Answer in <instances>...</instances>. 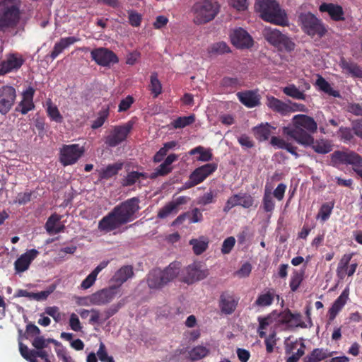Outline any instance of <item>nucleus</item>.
<instances>
[{
    "label": "nucleus",
    "mask_w": 362,
    "mask_h": 362,
    "mask_svg": "<svg viewBox=\"0 0 362 362\" xmlns=\"http://www.w3.org/2000/svg\"><path fill=\"white\" fill-rule=\"evenodd\" d=\"M317 124L306 115H296L292 118L291 126L283 127V134L295 140L298 144L308 146L313 143L312 134L317 132Z\"/></svg>",
    "instance_id": "nucleus-1"
},
{
    "label": "nucleus",
    "mask_w": 362,
    "mask_h": 362,
    "mask_svg": "<svg viewBox=\"0 0 362 362\" xmlns=\"http://www.w3.org/2000/svg\"><path fill=\"white\" fill-rule=\"evenodd\" d=\"M139 200L133 197L115 206L111 212L103 218L98 226H117L132 220L134 214L139 210Z\"/></svg>",
    "instance_id": "nucleus-2"
},
{
    "label": "nucleus",
    "mask_w": 362,
    "mask_h": 362,
    "mask_svg": "<svg viewBox=\"0 0 362 362\" xmlns=\"http://www.w3.org/2000/svg\"><path fill=\"white\" fill-rule=\"evenodd\" d=\"M255 9L264 21L282 26L288 25L287 15L276 0H256Z\"/></svg>",
    "instance_id": "nucleus-3"
},
{
    "label": "nucleus",
    "mask_w": 362,
    "mask_h": 362,
    "mask_svg": "<svg viewBox=\"0 0 362 362\" xmlns=\"http://www.w3.org/2000/svg\"><path fill=\"white\" fill-rule=\"evenodd\" d=\"M180 272V263L171 262L164 269L156 268L149 272L146 282L151 289H161L177 278Z\"/></svg>",
    "instance_id": "nucleus-4"
},
{
    "label": "nucleus",
    "mask_w": 362,
    "mask_h": 362,
    "mask_svg": "<svg viewBox=\"0 0 362 362\" xmlns=\"http://www.w3.org/2000/svg\"><path fill=\"white\" fill-rule=\"evenodd\" d=\"M19 0H2L0 2V31L15 28L20 21Z\"/></svg>",
    "instance_id": "nucleus-5"
},
{
    "label": "nucleus",
    "mask_w": 362,
    "mask_h": 362,
    "mask_svg": "<svg viewBox=\"0 0 362 362\" xmlns=\"http://www.w3.org/2000/svg\"><path fill=\"white\" fill-rule=\"evenodd\" d=\"M220 6L214 0H203L195 3L192 8L193 22L202 25L214 20L219 12Z\"/></svg>",
    "instance_id": "nucleus-6"
},
{
    "label": "nucleus",
    "mask_w": 362,
    "mask_h": 362,
    "mask_svg": "<svg viewBox=\"0 0 362 362\" xmlns=\"http://www.w3.org/2000/svg\"><path fill=\"white\" fill-rule=\"evenodd\" d=\"M298 18L303 30L310 36L321 37L327 32L321 20L310 12L300 13Z\"/></svg>",
    "instance_id": "nucleus-7"
},
{
    "label": "nucleus",
    "mask_w": 362,
    "mask_h": 362,
    "mask_svg": "<svg viewBox=\"0 0 362 362\" xmlns=\"http://www.w3.org/2000/svg\"><path fill=\"white\" fill-rule=\"evenodd\" d=\"M263 34L267 42L281 50L290 52L295 48L294 42L277 29L265 28Z\"/></svg>",
    "instance_id": "nucleus-8"
},
{
    "label": "nucleus",
    "mask_w": 362,
    "mask_h": 362,
    "mask_svg": "<svg viewBox=\"0 0 362 362\" xmlns=\"http://www.w3.org/2000/svg\"><path fill=\"white\" fill-rule=\"evenodd\" d=\"M209 274V270L202 269V266L198 262H194L180 269V280L187 284H192L196 281H199L206 279Z\"/></svg>",
    "instance_id": "nucleus-9"
},
{
    "label": "nucleus",
    "mask_w": 362,
    "mask_h": 362,
    "mask_svg": "<svg viewBox=\"0 0 362 362\" xmlns=\"http://www.w3.org/2000/svg\"><path fill=\"white\" fill-rule=\"evenodd\" d=\"M332 160L341 164L354 166V170L362 179V157L355 152L335 151L332 155Z\"/></svg>",
    "instance_id": "nucleus-10"
},
{
    "label": "nucleus",
    "mask_w": 362,
    "mask_h": 362,
    "mask_svg": "<svg viewBox=\"0 0 362 362\" xmlns=\"http://www.w3.org/2000/svg\"><path fill=\"white\" fill-rule=\"evenodd\" d=\"M83 153V148L78 144L64 145L60 148L59 160L64 166L77 162Z\"/></svg>",
    "instance_id": "nucleus-11"
},
{
    "label": "nucleus",
    "mask_w": 362,
    "mask_h": 362,
    "mask_svg": "<svg viewBox=\"0 0 362 362\" xmlns=\"http://www.w3.org/2000/svg\"><path fill=\"white\" fill-rule=\"evenodd\" d=\"M133 127V122L129 121L121 126H116L107 136L105 143L110 147H115L124 141Z\"/></svg>",
    "instance_id": "nucleus-12"
},
{
    "label": "nucleus",
    "mask_w": 362,
    "mask_h": 362,
    "mask_svg": "<svg viewBox=\"0 0 362 362\" xmlns=\"http://www.w3.org/2000/svg\"><path fill=\"white\" fill-rule=\"evenodd\" d=\"M16 92L13 87L4 86L0 88V114L6 115L14 105Z\"/></svg>",
    "instance_id": "nucleus-13"
},
{
    "label": "nucleus",
    "mask_w": 362,
    "mask_h": 362,
    "mask_svg": "<svg viewBox=\"0 0 362 362\" xmlns=\"http://www.w3.org/2000/svg\"><path fill=\"white\" fill-rule=\"evenodd\" d=\"M90 56L96 64L103 66H110L118 62L117 57L112 51L103 47L93 49Z\"/></svg>",
    "instance_id": "nucleus-14"
},
{
    "label": "nucleus",
    "mask_w": 362,
    "mask_h": 362,
    "mask_svg": "<svg viewBox=\"0 0 362 362\" xmlns=\"http://www.w3.org/2000/svg\"><path fill=\"white\" fill-rule=\"evenodd\" d=\"M117 293V286H110L91 294L89 296V300L93 305H105L110 303L115 298Z\"/></svg>",
    "instance_id": "nucleus-15"
},
{
    "label": "nucleus",
    "mask_w": 362,
    "mask_h": 362,
    "mask_svg": "<svg viewBox=\"0 0 362 362\" xmlns=\"http://www.w3.org/2000/svg\"><path fill=\"white\" fill-rule=\"evenodd\" d=\"M230 37L233 45L238 48H250L253 45L252 37L242 28L234 29Z\"/></svg>",
    "instance_id": "nucleus-16"
},
{
    "label": "nucleus",
    "mask_w": 362,
    "mask_h": 362,
    "mask_svg": "<svg viewBox=\"0 0 362 362\" xmlns=\"http://www.w3.org/2000/svg\"><path fill=\"white\" fill-rule=\"evenodd\" d=\"M23 59L16 54H8L0 65V75L18 69L23 64Z\"/></svg>",
    "instance_id": "nucleus-17"
},
{
    "label": "nucleus",
    "mask_w": 362,
    "mask_h": 362,
    "mask_svg": "<svg viewBox=\"0 0 362 362\" xmlns=\"http://www.w3.org/2000/svg\"><path fill=\"white\" fill-rule=\"evenodd\" d=\"M39 252L36 249L27 250L22 254L15 262V269L18 273L26 271L31 262L37 257Z\"/></svg>",
    "instance_id": "nucleus-18"
},
{
    "label": "nucleus",
    "mask_w": 362,
    "mask_h": 362,
    "mask_svg": "<svg viewBox=\"0 0 362 362\" xmlns=\"http://www.w3.org/2000/svg\"><path fill=\"white\" fill-rule=\"evenodd\" d=\"M238 300L228 292H223L220 296L219 308L221 311L226 315L232 314L238 305Z\"/></svg>",
    "instance_id": "nucleus-19"
},
{
    "label": "nucleus",
    "mask_w": 362,
    "mask_h": 362,
    "mask_svg": "<svg viewBox=\"0 0 362 362\" xmlns=\"http://www.w3.org/2000/svg\"><path fill=\"white\" fill-rule=\"evenodd\" d=\"M217 169L216 163H207L196 168L191 174L190 178L194 180L197 184L202 182L208 176Z\"/></svg>",
    "instance_id": "nucleus-20"
},
{
    "label": "nucleus",
    "mask_w": 362,
    "mask_h": 362,
    "mask_svg": "<svg viewBox=\"0 0 362 362\" xmlns=\"http://www.w3.org/2000/svg\"><path fill=\"white\" fill-rule=\"evenodd\" d=\"M134 276L133 267L131 265H125L119 268L111 278V281L115 283L117 289Z\"/></svg>",
    "instance_id": "nucleus-21"
},
{
    "label": "nucleus",
    "mask_w": 362,
    "mask_h": 362,
    "mask_svg": "<svg viewBox=\"0 0 362 362\" xmlns=\"http://www.w3.org/2000/svg\"><path fill=\"white\" fill-rule=\"evenodd\" d=\"M267 105L272 111L283 116L289 115V110H291L288 106V100L284 102L274 96L267 97Z\"/></svg>",
    "instance_id": "nucleus-22"
},
{
    "label": "nucleus",
    "mask_w": 362,
    "mask_h": 362,
    "mask_svg": "<svg viewBox=\"0 0 362 362\" xmlns=\"http://www.w3.org/2000/svg\"><path fill=\"white\" fill-rule=\"evenodd\" d=\"M319 9L321 12L327 13L333 21H339L344 19L343 8L339 5L323 3L320 6Z\"/></svg>",
    "instance_id": "nucleus-23"
},
{
    "label": "nucleus",
    "mask_w": 362,
    "mask_h": 362,
    "mask_svg": "<svg viewBox=\"0 0 362 362\" xmlns=\"http://www.w3.org/2000/svg\"><path fill=\"white\" fill-rule=\"evenodd\" d=\"M35 90L32 87L27 88L23 93V100L16 108V110L21 111L23 115L27 114L30 110L35 107L33 104V95Z\"/></svg>",
    "instance_id": "nucleus-24"
},
{
    "label": "nucleus",
    "mask_w": 362,
    "mask_h": 362,
    "mask_svg": "<svg viewBox=\"0 0 362 362\" xmlns=\"http://www.w3.org/2000/svg\"><path fill=\"white\" fill-rule=\"evenodd\" d=\"M275 298L277 300H279V295L276 293L275 289L272 288H267L257 296L255 305L259 307L270 306Z\"/></svg>",
    "instance_id": "nucleus-25"
},
{
    "label": "nucleus",
    "mask_w": 362,
    "mask_h": 362,
    "mask_svg": "<svg viewBox=\"0 0 362 362\" xmlns=\"http://www.w3.org/2000/svg\"><path fill=\"white\" fill-rule=\"evenodd\" d=\"M79 40L78 38L71 36L62 38L58 42L55 43L53 50L49 54V57L53 60L57 58L66 48L74 44Z\"/></svg>",
    "instance_id": "nucleus-26"
},
{
    "label": "nucleus",
    "mask_w": 362,
    "mask_h": 362,
    "mask_svg": "<svg viewBox=\"0 0 362 362\" xmlns=\"http://www.w3.org/2000/svg\"><path fill=\"white\" fill-rule=\"evenodd\" d=\"M237 96L241 103L250 108L254 107L259 103L258 95L252 90L238 92Z\"/></svg>",
    "instance_id": "nucleus-27"
},
{
    "label": "nucleus",
    "mask_w": 362,
    "mask_h": 362,
    "mask_svg": "<svg viewBox=\"0 0 362 362\" xmlns=\"http://www.w3.org/2000/svg\"><path fill=\"white\" fill-rule=\"evenodd\" d=\"M349 298V293L346 290H344L341 295L334 300L332 307L329 310V320H334L338 313L342 309V308L346 303Z\"/></svg>",
    "instance_id": "nucleus-28"
},
{
    "label": "nucleus",
    "mask_w": 362,
    "mask_h": 362,
    "mask_svg": "<svg viewBox=\"0 0 362 362\" xmlns=\"http://www.w3.org/2000/svg\"><path fill=\"white\" fill-rule=\"evenodd\" d=\"M149 177L146 173L138 171H131L122 180L121 185L123 187H129L136 183H141V180Z\"/></svg>",
    "instance_id": "nucleus-29"
},
{
    "label": "nucleus",
    "mask_w": 362,
    "mask_h": 362,
    "mask_svg": "<svg viewBox=\"0 0 362 362\" xmlns=\"http://www.w3.org/2000/svg\"><path fill=\"white\" fill-rule=\"evenodd\" d=\"M274 127L269 125L268 123L260 124L252 128V132L256 139L260 141H266L269 139L272 130Z\"/></svg>",
    "instance_id": "nucleus-30"
},
{
    "label": "nucleus",
    "mask_w": 362,
    "mask_h": 362,
    "mask_svg": "<svg viewBox=\"0 0 362 362\" xmlns=\"http://www.w3.org/2000/svg\"><path fill=\"white\" fill-rule=\"evenodd\" d=\"M202 214L198 209H193L191 212L185 213L179 216L173 222V224H182L183 221L188 220V223H195L200 221Z\"/></svg>",
    "instance_id": "nucleus-31"
},
{
    "label": "nucleus",
    "mask_w": 362,
    "mask_h": 362,
    "mask_svg": "<svg viewBox=\"0 0 362 362\" xmlns=\"http://www.w3.org/2000/svg\"><path fill=\"white\" fill-rule=\"evenodd\" d=\"M189 243L192 247L193 252L196 255H200L207 250L209 240L208 238L201 236L198 238L190 240Z\"/></svg>",
    "instance_id": "nucleus-32"
},
{
    "label": "nucleus",
    "mask_w": 362,
    "mask_h": 362,
    "mask_svg": "<svg viewBox=\"0 0 362 362\" xmlns=\"http://www.w3.org/2000/svg\"><path fill=\"white\" fill-rule=\"evenodd\" d=\"M123 163L118 162L107 165L99 171V176L101 179H109L117 175L122 168Z\"/></svg>",
    "instance_id": "nucleus-33"
},
{
    "label": "nucleus",
    "mask_w": 362,
    "mask_h": 362,
    "mask_svg": "<svg viewBox=\"0 0 362 362\" xmlns=\"http://www.w3.org/2000/svg\"><path fill=\"white\" fill-rule=\"evenodd\" d=\"M331 355V354H327L326 350L317 348L314 349L310 354L306 356L303 361L304 362H320Z\"/></svg>",
    "instance_id": "nucleus-34"
},
{
    "label": "nucleus",
    "mask_w": 362,
    "mask_h": 362,
    "mask_svg": "<svg viewBox=\"0 0 362 362\" xmlns=\"http://www.w3.org/2000/svg\"><path fill=\"white\" fill-rule=\"evenodd\" d=\"M316 85L320 90L328 94L329 95L339 98L340 93L339 91L334 90L331 85L322 76H319L315 82Z\"/></svg>",
    "instance_id": "nucleus-35"
},
{
    "label": "nucleus",
    "mask_w": 362,
    "mask_h": 362,
    "mask_svg": "<svg viewBox=\"0 0 362 362\" xmlns=\"http://www.w3.org/2000/svg\"><path fill=\"white\" fill-rule=\"evenodd\" d=\"M340 65L344 71L351 76L362 78V68L356 64L343 59Z\"/></svg>",
    "instance_id": "nucleus-36"
},
{
    "label": "nucleus",
    "mask_w": 362,
    "mask_h": 362,
    "mask_svg": "<svg viewBox=\"0 0 362 362\" xmlns=\"http://www.w3.org/2000/svg\"><path fill=\"white\" fill-rule=\"evenodd\" d=\"M283 93L286 95L296 100H305V95L303 91L298 88L295 85L290 84L283 88Z\"/></svg>",
    "instance_id": "nucleus-37"
},
{
    "label": "nucleus",
    "mask_w": 362,
    "mask_h": 362,
    "mask_svg": "<svg viewBox=\"0 0 362 362\" xmlns=\"http://www.w3.org/2000/svg\"><path fill=\"white\" fill-rule=\"evenodd\" d=\"M311 145L313 150L318 153L326 154L332 151V146L327 140L321 139L316 141L313 140V143Z\"/></svg>",
    "instance_id": "nucleus-38"
},
{
    "label": "nucleus",
    "mask_w": 362,
    "mask_h": 362,
    "mask_svg": "<svg viewBox=\"0 0 362 362\" xmlns=\"http://www.w3.org/2000/svg\"><path fill=\"white\" fill-rule=\"evenodd\" d=\"M47 105V112L48 116L51 118L52 120L61 123L63 121V117L60 114L57 107L53 105L51 100H49L46 103Z\"/></svg>",
    "instance_id": "nucleus-39"
},
{
    "label": "nucleus",
    "mask_w": 362,
    "mask_h": 362,
    "mask_svg": "<svg viewBox=\"0 0 362 362\" xmlns=\"http://www.w3.org/2000/svg\"><path fill=\"white\" fill-rule=\"evenodd\" d=\"M230 52L229 47L224 42H218L211 45L208 48L210 54L219 55Z\"/></svg>",
    "instance_id": "nucleus-40"
},
{
    "label": "nucleus",
    "mask_w": 362,
    "mask_h": 362,
    "mask_svg": "<svg viewBox=\"0 0 362 362\" xmlns=\"http://www.w3.org/2000/svg\"><path fill=\"white\" fill-rule=\"evenodd\" d=\"M304 272L303 271H298L294 270L292 273L290 279V288L293 292H295L298 290L300 285L301 284L303 280Z\"/></svg>",
    "instance_id": "nucleus-41"
},
{
    "label": "nucleus",
    "mask_w": 362,
    "mask_h": 362,
    "mask_svg": "<svg viewBox=\"0 0 362 362\" xmlns=\"http://www.w3.org/2000/svg\"><path fill=\"white\" fill-rule=\"evenodd\" d=\"M150 81L151 83L149 86V89L151 91V93L153 95V97L156 98L162 92V85L158 78V74L156 72H153L151 74Z\"/></svg>",
    "instance_id": "nucleus-42"
},
{
    "label": "nucleus",
    "mask_w": 362,
    "mask_h": 362,
    "mask_svg": "<svg viewBox=\"0 0 362 362\" xmlns=\"http://www.w3.org/2000/svg\"><path fill=\"white\" fill-rule=\"evenodd\" d=\"M209 351L205 346H197L193 348L189 353V357L192 361H197L206 356Z\"/></svg>",
    "instance_id": "nucleus-43"
},
{
    "label": "nucleus",
    "mask_w": 362,
    "mask_h": 362,
    "mask_svg": "<svg viewBox=\"0 0 362 362\" xmlns=\"http://www.w3.org/2000/svg\"><path fill=\"white\" fill-rule=\"evenodd\" d=\"M274 202L273 199V196L270 191L265 190L263 200H262V207L264 211L269 213L272 212L274 209Z\"/></svg>",
    "instance_id": "nucleus-44"
},
{
    "label": "nucleus",
    "mask_w": 362,
    "mask_h": 362,
    "mask_svg": "<svg viewBox=\"0 0 362 362\" xmlns=\"http://www.w3.org/2000/svg\"><path fill=\"white\" fill-rule=\"evenodd\" d=\"M353 257V254H345L342 256L340 261L338 263L337 268V277H342L344 274V268L349 264L350 261Z\"/></svg>",
    "instance_id": "nucleus-45"
},
{
    "label": "nucleus",
    "mask_w": 362,
    "mask_h": 362,
    "mask_svg": "<svg viewBox=\"0 0 362 362\" xmlns=\"http://www.w3.org/2000/svg\"><path fill=\"white\" fill-rule=\"evenodd\" d=\"M277 312L273 311L264 317H258L260 329H266L267 327L276 320Z\"/></svg>",
    "instance_id": "nucleus-46"
},
{
    "label": "nucleus",
    "mask_w": 362,
    "mask_h": 362,
    "mask_svg": "<svg viewBox=\"0 0 362 362\" xmlns=\"http://www.w3.org/2000/svg\"><path fill=\"white\" fill-rule=\"evenodd\" d=\"M194 122V116L189 115L187 117H178L173 122L175 128H183L187 125L192 124Z\"/></svg>",
    "instance_id": "nucleus-47"
},
{
    "label": "nucleus",
    "mask_w": 362,
    "mask_h": 362,
    "mask_svg": "<svg viewBox=\"0 0 362 362\" xmlns=\"http://www.w3.org/2000/svg\"><path fill=\"white\" fill-rule=\"evenodd\" d=\"M240 206L245 209H249L253 206L254 198L247 193H239Z\"/></svg>",
    "instance_id": "nucleus-48"
},
{
    "label": "nucleus",
    "mask_w": 362,
    "mask_h": 362,
    "mask_svg": "<svg viewBox=\"0 0 362 362\" xmlns=\"http://www.w3.org/2000/svg\"><path fill=\"white\" fill-rule=\"evenodd\" d=\"M172 170L171 166L167 165L164 162L161 163L155 171L149 175V178L154 179L158 176H163L169 173Z\"/></svg>",
    "instance_id": "nucleus-49"
},
{
    "label": "nucleus",
    "mask_w": 362,
    "mask_h": 362,
    "mask_svg": "<svg viewBox=\"0 0 362 362\" xmlns=\"http://www.w3.org/2000/svg\"><path fill=\"white\" fill-rule=\"evenodd\" d=\"M332 208H333V204H332L325 203V204H322L319 211V213L317 216V218L318 219H321L322 221L327 220L331 214Z\"/></svg>",
    "instance_id": "nucleus-50"
},
{
    "label": "nucleus",
    "mask_w": 362,
    "mask_h": 362,
    "mask_svg": "<svg viewBox=\"0 0 362 362\" xmlns=\"http://www.w3.org/2000/svg\"><path fill=\"white\" fill-rule=\"evenodd\" d=\"M293 313L287 309L280 313H277L276 321L281 324L290 325L292 323Z\"/></svg>",
    "instance_id": "nucleus-51"
},
{
    "label": "nucleus",
    "mask_w": 362,
    "mask_h": 362,
    "mask_svg": "<svg viewBox=\"0 0 362 362\" xmlns=\"http://www.w3.org/2000/svg\"><path fill=\"white\" fill-rule=\"evenodd\" d=\"M177 211V210L174 206V204H173L172 202H170L160 209L158 216L160 218H164L168 217L170 214Z\"/></svg>",
    "instance_id": "nucleus-52"
},
{
    "label": "nucleus",
    "mask_w": 362,
    "mask_h": 362,
    "mask_svg": "<svg viewBox=\"0 0 362 362\" xmlns=\"http://www.w3.org/2000/svg\"><path fill=\"white\" fill-rule=\"evenodd\" d=\"M97 356L102 362H115L113 357L108 356L105 346L103 342L100 344L99 349L97 351Z\"/></svg>",
    "instance_id": "nucleus-53"
},
{
    "label": "nucleus",
    "mask_w": 362,
    "mask_h": 362,
    "mask_svg": "<svg viewBox=\"0 0 362 362\" xmlns=\"http://www.w3.org/2000/svg\"><path fill=\"white\" fill-rule=\"evenodd\" d=\"M216 193L212 191L205 193L199 197L197 199V204L199 205L205 206L206 204L214 202Z\"/></svg>",
    "instance_id": "nucleus-54"
},
{
    "label": "nucleus",
    "mask_w": 362,
    "mask_h": 362,
    "mask_svg": "<svg viewBox=\"0 0 362 362\" xmlns=\"http://www.w3.org/2000/svg\"><path fill=\"white\" fill-rule=\"evenodd\" d=\"M276 332L273 331L272 333L269 334L268 337H266L264 340V343L266 345V350L267 352L269 354H271L274 351V346L276 344Z\"/></svg>",
    "instance_id": "nucleus-55"
},
{
    "label": "nucleus",
    "mask_w": 362,
    "mask_h": 362,
    "mask_svg": "<svg viewBox=\"0 0 362 362\" xmlns=\"http://www.w3.org/2000/svg\"><path fill=\"white\" fill-rule=\"evenodd\" d=\"M235 243V239L233 236H230L224 240L222 247H221V252L223 255L229 254L231 250H233L234 245Z\"/></svg>",
    "instance_id": "nucleus-56"
},
{
    "label": "nucleus",
    "mask_w": 362,
    "mask_h": 362,
    "mask_svg": "<svg viewBox=\"0 0 362 362\" xmlns=\"http://www.w3.org/2000/svg\"><path fill=\"white\" fill-rule=\"evenodd\" d=\"M107 116L108 111L107 110L100 111L98 114V117L94 121H93L91 127L94 129L100 127L104 124Z\"/></svg>",
    "instance_id": "nucleus-57"
},
{
    "label": "nucleus",
    "mask_w": 362,
    "mask_h": 362,
    "mask_svg": "<svg viewBox=\"0 0 362 362\" xmlns=\"http://www.w3.org/2000/svg\"><path fill=\"white\" fill-rule=\"evenodd\" d=\"M236 206H240L239 194H235L228 198L223 207V211L228 213L232 208Z\"/></svg>",
    "instance_id": "nucleus-58"
},
{
    "label": "nucleus",
    "mask_w": 362,
    "mask_h": 362,
    "mask_svg": "<svg viewBox=\"0 0 362 362\" xmlns=\"http://www.w3.org/2000/svg\"><path fill=\"white\" fill-rule=\"evenodd\" d=\"M128 13L129 22L130 25L134 27L139 26L141 22V16L137 12L132 10L129 11Z\"/></svg>",
    "instance_id": "nucleus-59"
},
{
    "label": "nucleus",
    "mask_w": 362,
    "mask_h": 362,
    "mask_svg": "<svg viewBox=\"0 0 362 362\" xmlns=\"http://www.w3.org/2000/svg\"><path fill=\"white\" fill-rule=\"evenodd\" d=\"M300 347L297 350L296 353L293 354L286 359L288 362H298L300 358L304 355L305 345L303 341L300 343Z\"/></svg>",
    "instance_id": "nucleus-60"
},
{
    "label": "nucleus",
    "mask_w": 362,
    "mask_h": 362,
    "mask_svg": "<svg viewBox=\"0 0 362 362\" xmlns=\"http://www.w3.org/2000/svg\"><path fill=\"white\" fill-rule=\"evenodd\" d=\"M32 192H25L23 193H19L16 197L14 200V203L18 204L20 205H24L29 202L31 199Z\"/></svg>",
    "instance_id": "nucleus-61"
},
{
    "label": "nucleus",
    "mask_w": 362,
    "mask_h": 362,
    "mask_svg": "<svg viewBox=\"0 0 362 362\" xmlns=\"http://www.w3.org/2000/svg\"><path fill=\"white\" fill-rule=\"evenodd\" d=\"M97 275L91 272L90 274L87 276V277L81 282V287L83 289H88L91 287L95 281H96Z\"/></svg>",
    "instance_id": "nucleus-62"
},
{
    "label": "nucleus",
    "mask_w": 362,
    "mask_h": 362,
    "mask_svg": "<svg viewBox=\"0 0 362 362\" xmlns=\"http://www.w3.org/2000/svg\"><path fill=\"white\" fill-rule=\"evenodd\" d=\"M240 145L245 148H250L254 146V141L246 134H242L238 138Z\"/></svg>",
    "instance_id": "nucleus-63"
},
{
    "label": "nucleus",
    "mask_w": 362,
    "mask_h": 362,
    "mask_svg": "<svg viewBox=\"0 0 362 362\" xmlns=\"http://www.w3.org/2000/svg\"><path fill=\"white\" fill-rule=\"evenodd\" d=\"M69 326L75 332H78L82 329L80 320L75 313H72L70 316Z\"/></svg>",
    "instance_id": "nucleus-64"
}]
</instances>
